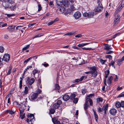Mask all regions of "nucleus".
<instances>
[{
	"mask_svg": "<svg viewBox=\"0 0 124 124\" xmlns=\"http://www.w3.org/2000/svg\"><path fill=\"white\" fill-rule=\"evenodd\" d=\"M108 104H107L103 106L102 108H101L99 107L97 108V109L98 112L99 113L103 112L104 110V114H106L108 111Z\"/></svg>",
	"mask_w": 124,
	"mask_h": 124,
	"instance_id": "1",
	"label": "nucleus"
},
{
	"mask_svg": "<svg viewBox=\"0 0 124 124\" xmlns=\"http://www.w3.org/2000/svg\"><path fill=\"white\" fill-rule=\"evenodd\" d=\"M28 118L26 121L29 124H33V122L35 120L34 115L33 114H29L27 115Z\"/></svg>",
	"mask_w": 124,
	"mask_h": 124,
	"instance_id": "2",
	"label": "nucleus"
},
{
	"mask_svg": "<svg viewBox=\"0 0 124 124\" xmlns=\"http://www.w3.org/2000/svg\"><path fill=\"white\" fill-rule=\"evenodd\" d=\"M94 14H96V13H95V12L93 11H90L88 12H85L83 14V15L85 17L91 18L93 16Z\"/></svg>",
	"mask_w": 124,
	"mask_h": 124,
	"instance_id": "3",
	"label": "nucleus"
},
{
	"mask_svg": "<svg viewBox=\"0 0 124 124\" xmlns=\"http://www.w3.org/2000/svg\"><path fill=\"white\" fill-rule=\"evenodd\" d=\"M120 17L119 15L118 14L115 17V18L113 22V25L115 26V24H118L120 21Z\"/></svg>",
	"mask_w": 124,
	"mask_h": 124,
	"instance_id": "4",
	"label": "nucleus"
},
{
	"mask_svg": "<svg viewBox=\"0 0 124 124\" xmlns=\"http://www.w3.org/2000/svg\"><path fill=\"white\" fill-rule=\"evenodd\" d=\"M102 5L101 4V5H98L97 8L95 9L93 11L95 12V13H96V14L97 12H99L101 11L102 9Z\"/></svg>",
	"mask_w": 124,
	"mask_h": 124,
	"instance_id": "5",
	"label": "nucleus"
},
{
	"mask_svg": "<svg viewBox=\"0 0 124 124\" xmlns=\"http://www.w3.org/2000/svg\"><path fill=\"white\" fill-rule=\"evenodd\" d=\"M34 81L35 79L34 78H31L30 79L29 77H28L27 78V80L26 81V83L30 85H31L34 83Z\"/></svg>",
	"mask_w": 124,
	"mask_h": 124,
	"instance_id": "6",
	"label": "nucleus"
},
{
	"mask_svg": "<svg viewBox=\"0 0 124 124\" xmlns=\"http://www.w3.org/2000/svg\"><path fill=\"white\" fill-rule=\"evenodd\" d=\"M10 59V55L8 54H5L3 58V60L5 62H8L9 60Z\"/></svg>",
	"mask_w": 124,
	"mask_h": 124,
	"instance_id": "7",
	"label": "nucleus"
},
{
	"mask_svg": "<svg viewBox=\"0 0 124 124\" xmlns=\"http://www.w3.org/2000/svg\"><path fill=\"white\" fill-rule=\"evenodd\" d=\"M81 16V13L79 11H77L74 14V17L75 19H78Z\"/></svg>",
	"mask_w": 124,
	"mask_h": 124,
	"instance_id": "8",
	"label": "nucleus"
},
{
	"mask_svg": "<svg viewBox=\"0 0 124 124\" xmlns=\"http://www.w3.org/2000/svg\"><path fill=\"white\" fill-rule=\"evenodd\" d=\"M38 96V94L36 93H33L31 94V98L32 101H34L37 99Z\"/></svg>",
	"mask_w": 124,
	"mask_h": 124,
	"instance_id": "9",
	"label": "nucleus"
},
{
	"mask_svg": "<svg viewBox=\"0 0 124 124\" xmlns=\"http://www.w3.org/2000/svg\"><path fill=\"white\" fill-rule=\"evenodd\" d=\"M109 112L112 115L115 116L117 110L115 108H112L110 110Z\"/></svg>",
	"mask_w": 124,
	"mask_h": 124,
	"instance_id": "10",
	"label": "nucleus"
},
{
	"mask_svg": "<svg viewBox=\"0 0 124 124\" xmlns=\"http://www.w3.org/2000/svg\"><path fill=\"white\" fill-rule=\"evenodd\" d=\"M70 98V96L67 94H64L62 97L63 100L65 101L68 100Z\"/></svg>",
	"mask_w": 124,
	"mask_h": 124,
	"instance_id": "11",
	"label": "nucleus"
},
{
	"mask_svg": "<svg viewBox=\"0 0 124 124\" xmlns=\"http://www.w3.org/2000/svg\"><path fill=\"white\" fill-rule=\"evenodd\" d=\"M88 99L87 100H88ZM88 100H85V103L84 104V108L85 110L86 111L88 107L89 106L88 102Z\"/></svg>",
	"mask_w": 124,
	"mask_h": 124,
	"instance_id": "12",
	"label": "nucleus"
},
{
	"mask_svg": "<svg viewBox=\"0 0 124 124\" xmlns=\"http://www.w3.org/2000/svg\"><path fill=\"white\" fill-rule=\"evenodd\" d=\"M56 2L57 5L61 6L63 4V0H56Z\"/></svg>",
	"mask_w": 124,
	"mask_h": 124,
	"instance_id": "13",
	"label": "nucleus"
},
{
	"mask_svg": "<svg viewBox=\"0 0 124 124\" xmlns=\"http://www.w3.org/2000/svg\"><path fill=\"white\" fill-rule=\"evenodd\" d=\"M20 115L21 119H23L25 117V114L24 113V111L19 110Z\"/></svg>",
	"mask_w": 124,
	"mask_h": 124,
	"instance_id": "14",
	"label": "nucleus"
},
{
	"mask_svg": "<svg viewBox=\"0 0 124 124\" xmlns=\"http://www.w3.org/2000/svg\"><path fill=\"white\" fill-rule=\"evenodd\" d=\"M52 121L54 124H61L60 122L55 117L52 118Z\"/></svg>",
	"mask_w": 124,
	"mask_h": 124,
	"instance_id": "15",
	"label": "nucleus"
},
{
	"mask_svg": "<svg viewBox=\"0 0 124 124\" xmlns=\"http://www.w3.org/2000/svg\"><path fill=\"white\" fill-rule=\"evenodd\" d=\"M98 74V72L97 70H91V74L93 77H96Z\"/></svg>",
	"mask_w": 124,
	"mask_h": 124,
	"instance_id": "16",
	"label": "nucleus"
},
{
	"mask_svg": "<svg viewBox=\"0 0 124 124\" xmlns=\"http://www.w3.org/2000/svg\"><path fill=\"white\" fill-rule=\"evenodd\" d=\"M34 65V63H32V64H31V65L28 66L27 67V68L25 70H27V69L33 70V69L34 70H36V69L34 68L35 66Z\"/></svg>",
	"mask_w": 124,
	"mask_h": 124,
	"instance_id": "17",
	"label": "nucleus"
},
{
	"mask_svg": "<svg viewBox=\"0 0 124 124\" xmlns=\"http://www.w3.org/2000/svg\"><path fill=\"white\" fill-rule=\"evenodd\" d=\"M60 89V87L58 83L54 85V90H56L59 93V90Z\"/></svg>",
	"mask_w": 124,
	"mask_h": 124,
	"instance_id": "18",
	"label": "nucleus"
},
{
	"mask_svg": "<svg viewBox=\"0 0 124 124\" xmlns=\"http://www.w3.org/2000/svg\"><path fill=\"white\" fill-rule=\"evenodd\" d=\"M111 45H108V44H105L104 49H106L107 50H111L112 48L110 47Z\"/></svg>",
	"mask_w": 124,
	"mask_h": 124,
	"instance_id": "19",
	"label": "nucleus"
},
{
	"mask_svg": "<svg viewBox=\"0 0 124 124\" xmlns=\"http://www.w3.org/2000/svg\"><path fill=\"white\" fill-rule=\"evenodd\" d=\"M113 79V77L112 76H111L110 77H109L108 78L107 81V83L108 85H110L111 84Z\"/></svg>",
	"mask_w": 124,
	"mask_h": 124,
	"instance_id": "20",
	"label": "nucleus"
},
{
	"mask_svg": "<svg viewBox=\"0 0 124 124\" xmlns=\"http://www.w3.org/2000/svg\"><path fill=\"white\" fill-rule=\"evenodd\" d=\"M29 91L28 87L26 86L24 87V93L23 94V95L24 96H25L28 93Z\"/></svg>",
	"mask_w": 124,
	"mask_h": 124,
	"instance_id": "21",
	"label": "nucleus"
},
{
	"mask_svg": "<svg viewBox=\"0 0 124 124\" xmlns=\"http://www.w3.org/2000/svg\"><path fill=\"white\" fill-rule=\"evenodd\" d=\"M58 9L61 13H62L65 12V8L63 7L60 6V8Z\"/></svg>",
	"mask_w": 124,
	"mask_h": 124,
	"instance_id": "22",
	"label": "nucleus"
},
{
	"mask_svg": "<svg viewBox=\"0 0 124 124\" xmlns=\"http://www.w3.org/2000/svg\"><path fill=\"white\" fill-rule=\"evenodd\" d=\"M86 78V76H82V77H81L80 79H76L75 81V82H78L79 81H82L83 80V79L84 78Z\"/></svg>",
	"mask_w": 124,
	"mask_h": 124,
	"instance_id": "23",
	"label": "nucleus"
},
{
	"mask_svg": "<svg viewBox=\"0 0 124 124\" xmlns=\"http://www.w3.org/2000/svg\"><path fill=\"white\" fill-rule=\"evenodd\" d=\"M88 99V101H89L90 105L91 106H92L93 104V102L92 99L89 98H86L85 100H87V99Z\"/></svg>",
	"mask_w": 124,
	"mask_h": 124,
	"instance_id": "24",
	"label": "nucleus"
},
{
	"mask_svg": "<svg viewBox=\"0 0 124 124\" xmlns=\"http://www.w3.org/2000/svg\"><path fill=\"white\" fill-rule=\"evenodd\" d=\"M117 108H119L120 107H121V105L120 103L118 101L116 102L115 104Z\"/></svg>",
	"mask_w": 124,
	"mask_h": 124,
	"instance_id": "25",
	"label": "nucleus"
},
{
	"mask_svg": "<svg viewBox=\"0 0 124 124\" xmlns=\"http://www.w3.org/2000/svg\"><path fill=\"white\" fill-rule=\"evenodd\" d=\"M6 112L7 113H8L11 115L15 113V111H13L12 110H7Z\"/></svg>",
	"mask_w": 124,
	"mask_h": 124,
	"instance_id": "26",
	"label": "nucleus"
},
{
	"mask_svg": "<svg viewBox=\"0 0 124 124\" xmlns=\"http://www.w3.org/2000/svg\"><path fill=\"white\" fill-rule=\"evenodd\" d=\"M89 43H82L81 44H79L78 45V46L79 47H83L85 46L86 45L88 44Z\"/></svg>",
	"mask_w": 124,
	"mask_h": 124,
	"instance_id": "27",
	"label": "nucleus"
},
{
	"mask_svg": "<svg viewBox=\"0 0 124 124\" xmlns=\"http://www.w3.org/2000/svg\"><path fill=\"white\" fill-rule=\"evenodd\" d=\"M55 110L54 108H51L49 110L50 113L51 114H53L55 112Z\"/></svg>",
	"mask_w": 124,
	"mask_h": 124,
	"instance_id": "28",
	"label": "nucleus"
},
{
	"mask_svg": "<svg viewBox=\"0 0 124 124\" xmlns=\"http://www.w3.org/2000/svg\"><path fill=\"white\" fill-rule=\"evenodd\" d=\"M109 70H106V71H105V73L106 75L105 76V78H108V75H109Z\"/></svg>",
	"mask_w": 124,
	"mask_h": 124,
	"instance_id": "29",
	"label": "nucleus"
},
{
	"mask_svg": "<svg viewBox=\"0 0 124 124\" xmlns=\"http://www.w3.org/2000/svg\"><path fill=\"white\" fill-rule=\"evenodd\" d=\"M76 95L74 93L71 94L70 96V100H73L76 97Z\"/></svg>",
	"mask_w": 124,
	"mask_h": 124,
	"instance_id": "30",
	"label": "nucleus"
},
{
	"mask_svg": "<svg viewBox=\"0 0 124 124\" xmlns=\"http://www.w3.org/2000/svg\"><path fill=\"white\" fill-rule=\"evenodd\" d=\"M124 60L122 59H118L117 62V64L119 66L121 64L122 62Z\"/></svg>",
	"mask_w": 124,
	"mask_h": 124,
	"instance_id": "31",
	"label": "nucleus"
},
{
	"mask_svg": "<svg viewBox=\"0 0 124 124\" xmlns=\"http://www.w3.org/2000/svg\"><path fill=\"white\" fill-rule=\"evenodd\" d=\"M59 106L56 103H54L53 104V108H54L55 109H57L59 107Z\"/></svg>",
	"mask_w": 124,
	"mask_h": 124,
	"instance_id": "32",
	"label": "nucleus"
},
{
	"mask_svg": "<svg viewBox=\"0 0 124 124\" xmlns=\"http://www.w3.org/2000/svg\"><path fill=\"white\" fill-rule=\"evenodd\" d=\"M30 46V45L29 44L27 45L26 46L23 48L22 50L23 51H24L26 50L27 49L29 48Z\"/></svg>",
	"mask_w": 124,
	"mask_h": 124,
	"instance_id": "33",
	"label": "nucleus"
},
{
	"mask_svg": "<svg viewBox=\"0 0 124 124\" xmlns=\"http://www.w3.org/2000/svg\"><path fill=\"white\" fill-rule=\"evenodd\" d=\"M82 48L83 49L87 50H90L91 49L93 50H94L95 49V48L92 49L91 48H86L85 47H84L83 48Z\"/></svg>",
	"mask_w": 124,
	"mask_h": 124,
	"instance_id": "34",
	"label": "nucleus"
},
{
	"mask_svg": "<svg viewBox=\"0 0 124 124\" xmlns=\"http://www.w3.org/2000/svg\"><path fill=\"white\" fill-rule=\"evenodd\" d=\"M7 3L10 4H13L15 0H6Z\"/></svg>",
	"mask_w": 124,
	"mask_h": 124,
	"instance_id": "35",
	"label": "nucleus"
},
{
	"mask_svg": "<svg viewBox=\"0 0 124 124\" xmlns=\"http://www.w3.org/2000/svg\"><path fill=\"white\" fill-rule=\"evenodd\" d=\"M13 26H9V27L7 28L8 30L9 31H11L12 29L13 30H14L15 29V27H12Z\"/></svg>",
	"mask_w": 124,
	"mask_h": 124,
	"instance_id": "36",
	"label": "nucleus"
},
{
	"mask_svg": "<svg viewBox=\"0 0 124 124\" xmlns=\"http://www.w3.org/2000/svg\"><path fill=\"white\" fill-rule=\"evenodd\" d=\"M94 94L93 93H91L88 95L86 97V98L90 97H94Z\"/></svg>",
	"mask_w": 124,
	"mask_h": 124,
	"instance_id": "37",
	"label": "nucleus"
},
{
	"mask_svg": "<svg viewBox=\"0 0 124 124\" xmlns=\"http://www.w3.org/2000/svg\"><path fill=\"white\" fill-rule=\"evenodd\" d=\"M88 69L90 70H96V68L95 66H93L92 67H88Z\"/></svg>",
	"mask_w": 124,
	"mask_h": 124,
	"instance_id": "38",
	"label": "nucleus"
},
{
	"mask_svg": "<svg viewBox=\"0 0 124 124\" xmlns=\"http://www.w3.org/2000/svg\"><path fill=\"white\" fill-rule=\"evenodd\" d=\"M74 34V33L72 32H69L67 33L64 34V36L68 35V36H71L73 35Z\"/></svg>",
	"mask_w": 124,
	"mask_h": 124,
	"instance_id": "39",
	"label": "nucleus"
},
{
	"mask_svg": "<svg viewBox=\"0 0 124 124\" xmlns=\"http://www.w3.org/2000/svg\"><path fill=\"white\" fill-rule=\"evenodd\" d=\"M73 100V103L75 104L77 103L78 101V99L77 98H74Z\"/></svg>",
	"mask_w": 124,
	"mask_h": 124,
	"instance_id": "40",
	"label": "nucleus"
},
{
	"mask_svg": "<svg viewBox=\"0 0 124 124\" xmlns=\"http://www.w3.org/2000/svg\"><path fill=\"white\" fill-rule=\"evenodd\" d=\"M86 90L85 88L82 89L81 90L82 93L83 95L84 94L86 93Z\"/></svg>",
	"mask_w": 124,
	"mask_h": 124,
	"instance_id": "41",
	"label": "nucleus"
},
{
	"mask_svg": "<svg viewBox=\"0 0 124 124\" xmlns=\"http://www.w3.org/2000/svg\"><path fill=\"white\" fill-rule=\"evenodd\" d=\"M32 58V57H30L29 58H28L27 59L25 60L24 61V63H26V64L30 60H31V59Z\"/></svg>",
	"mask_w": 124,
	"mask_h": 124,
	"instance_id": "42",
	"label": "nucleus"
},
{
	"mask_svg": "<svg viewBox=\"0 0 124 124\" xmlns=\"http://www.w3.org/2000/svg\"><path fill=\"white\" fill-rule=\"evenodd\" d=\"M43 34H42V35L41 34H38L37 35L34 37H33V39H34V38H36L37 37H40L41 36H43Z\"/></svg>",
	"mask_w": 124,
	"mask_h": 124,
	"instance_id": "43",
	"label": "nucleus"
},
{
	"mask_svg": "<svg viewBox=\"0 0 124 124\" xmlns=\"http://www.w3.org/2000/svg\"><path fill=\"white\" fill-rule=\"evenodd\" d=\"M97 99V101H98V102H102L103 101V99L101 97L98 98Z\"/></svg>",
	"mask_w": 124,
	"mask_h": 124,
	"instance_id": "44",
	"label": "nucleus"
},
{
	"mask_svg": "<svg viewBox=\"0 0 124 124\" xmlns=\"http://www.w3.org/2000/svg\"><path fill=\"white\" fill-rule=\"evenodd\" d=\"M56 103L60 106V105L62 103V102L61 100H59L57 101Z\"/></svg>",
	"mask_w": 124,
	"mask_h": 124,
	"instance_id": "45",
	"label": "nucleus"
},
{
	"mask_svg": "<svg viewBox=\"0 0 124 124\" xmlns=\"http://www.w3.org/2000/svg\"><path fill=\"white\" fill-rule=\"evenodd\" d=\"M64 3H63V5L64 6H66L67 5V6L68 5V4L69 3V2L67 0H64Z\"/></svg>",
	"mask_w": 124,
	"mask_h": 124,
	"instance_id": "46",
	"label": "nucleus"
},
{
	"mask_svg": "<svg viewBox=\"0 0 124 124\" xmlns=\"http://www.w3.org/2000/svg\"><path fill=\"white\" fill-rule=\"evenodd\" d=\"M42 65H43L44 66L46 67L48 66L49 65L46 62H44L42 64Z\"/></svg>",
	"mask_w": 124,
	"mask_h": 124,
	"instance_id": "47",
	"label": "nucleus"
},
{
	"mask_svg": "<svg viewBox=\"0 0 124 124\" xmlns=\"http://www.w3.org/2000/svg\"><path fill=\"white\" fill-rule=\"evenodd\" d=\"M36 93H37L38 94H38L39 93H40L42 92L41 91L39 88L38 89H37V90L36 91Z\"/></svg>",
	"mask_w": 124,
	"mask_h": 124,
	"instance_id": "48",
	"label": "nucleus"
},
{
	"mask_svg": "<svg viewBox=\"0 0 124 124\" xmlns=\"http://www.w3.org/2000/svg\"><path fill=\"white\" fill-rule=\"evenodd\" d=\"M4 48L2 46H0V52L2 53L4 51Z\"/></svg>",
	"mask_w": 124,
	"mask_h": 124,
	"instance_id": "49",
	"label": "nucleus"
},
{
	"mask_svg": "<svg viewBox=\"0 0 124 124\" xmlns=\"http://www.w3.org/2000/svg\"><path fill=\"white\" fill-rule=\"evenodd\" d=\"M120 103L121 107L124 108V101H122Z\"/></svg>",
	"mask_w": 124,
	"mask_h": 124,
	"instance_id": "50",
	"label": "nucleus"
},
{
	"mask_svg": "<svg viewBox=\"0 0 124 124\" xmlns=\"http://www.w3.org/2000/svg\"><path fill=\"white\" fill-rule=\"evenodd\" d=\"M94 114L95 119L96 121H97L98 118V116L96 113H95Z\"/></svg>",
	"mask_w": 124,
	"mask_h": 124,
	"instance_id": "51",
	"label": "nucleus"
},
{
	"mask_svg": "<svg viewBox=\"0 0 124 124\" xmlns=\"http://www.w3.org/2000/svg\"><path fill=\"white\" fill-rule=\"evenodd\" d=\"M120 34L119 33H117L112 36L113 39H115L117 36Z\"/></svg>",
	"mask_w": 124,
	"mask_h": 124,
	"instance_id": "52",
	"label": "nucleus"
},
{
	"mask_svg": "<svg viewBox=\"0 0 124 124\" xmlns=\"http://www.w3.org/2000/svg\"><path fill=\"white\" fill-rule=\"evenodd\" d=\"M22 81H21V80L20 81V83H19V88L20 89H21L22 87Z\"/></svg>",
	"mask_w": 124,
	"mask_h": 124,
	"instance_id": "53",
	"label": "nucleus"
},
{
	"mask_svg": "<svg viewBox=\"0 0 124 124\" xmlns=\"http://www.w3.org/2000/svg\"><path fill=\"white\" fill-rule=\"evenodd\" d=\"M100 61L102 64H104L105 62L106 61V60H103L101 59L100 60Z\"/></svg>",
	"mask_w": 124,
	"mask_h": 124,
	"instance_id": "54",
	"label": "nucleus"
},
{
	"mask_svg": "<svg viewBox=\"0 0 124 124\" xmlns=\"http://www.w3.org/2000/svg\"><path fill=\"white\" fill-rule=\"evenodd\" d=\"M38 11H40L41 10L42 8L41 5L40 4H39L38 5Z\"/></svg>",
	"mask_w": 124,
	"mask_h": 124,
	"instance_id": "55",
	"label": "nucleus"
},
{
	"mask_svg": "<svg viewBox=\"0 0 124 124\" xmlns=\"http://www.w3.org/2000/svg\"><path fill=\"white\" fill-rule=\"evenodd\" d=\"M124 97V94L121 93L119 94L117 98H119L121 97Z\"/></svg>",
	"mask_w": 124,
	"mask_h": 124,
	"instance_id": "56",
	"label": "nucleus"
},
{
	"mask_svg": "<svg viewBox=\"0 0 124 124\" xmlns=\"http://www.w3.org/2000/svg\"><path fill=\"white\" fill-rule=\"evenodd\" d=\"M70 8L71 10H74L75 9V8L72 5H70Z\"/></svg>",
	"mask_w": 124,
	"mask_h": 124,
	"instance_id": "57",
	"label": "nucleus"
},
{
	"mask_svg": "<svg viewBox=\"0 0 124 124\" xmlns=\"http://www.w3.org/2000/svg\"><path fill=\"white\" fill-rule=\"evenodd\" d=\"M106 58H108L112 59V56L110 55H108L106 56Z\"/></svg>",
	"mask_w": 124,
	"mask_h": 124,
	"instance_id": "58",
	"label": "nucleus"
},
{
	"mask_svg": "<svg viewBox=\"0 0 124 124\" xmlns=\"http://www.w3.org/2000/svg\"><path fill=\"white\" fill-rule=\"evenodd\" d=\"M6 15H7V16L8 17H10L12 16H13L14 15V14H5Z\"/></svg>",
	"mask_w": 124,
	"mask_h": 124,
	"instance_id": "59",
	"label": "nucleus"
},
{
	"mask_svg": "<svg viewBox=\"0 0 124 124\" xmlns=\"http://www.w3.org/2000/svg\"><path fill=\"white\" fill-rule=\"evenodd\" d=\"M113 52L112 51H107L106 52V53L107 54H110L112 53H113Z\"/></svg>",
	"mask_w": 124,
	"mask_h": 124,
	"instance_id": "60",
	"label": "nucleus"
},
{
	"mask_svg": "<svg viewBox=\"0 0 124 124\" xmlns=\"http://www.w3.org/2000/svg\"><path fill=\"white\" fill-rule=\"evenodd\" d=\"M19 110H21L23 111H24L25 110V109L24 108V107L22 106L19 108Z\"/></svg>",
	"mask_w": 124,
	"mask_h": 124,
	"instance_id": "61",
	"label": "nucleus"
},
{
	"mask_svg": "<svg viewBox=\"0 0 124 124\" xmlns=\"http://www.w3.org/2000/svg\"><path fill=\"white\" fill-rule=\"evenodd\" d=\"M54 23V22L53 21H52L48 23L47 24L48 26H50L53 24Z\"/></svg>",
	"mask_w": 124,
	"mask_h": 124,
	"instance_id": "62",
	"label": "nucleus"
},
{
	"mask_svg": "<svg viewBox=\"0 0 124 124\" xmlns=\"http://www.w3.org/2000/svg\"><path fill=\"white\" fill-rule=\"evenodd\" d=\"M33 74L34 75L36 73H38V70H33Z\"/></svg>",
	"mask_w": 124,
	"mask_h": 124,
	"instance_id": "63",
	"label": "nucleus"
},
{
	"mask_svg": "<svg viewBox=\"0 0 124 124\" xmlns=\"http://www.w3.org/2000/svg\"><path fill=\"white\" fill-rule=\"evenodd\" d=\"M41 83V80L40 79L38 80V84L37 85V86H38L39 87V86L40 85V84Z\"/></svg>",
	"mask_w": 124,
	"mask_h": 124,
	"instance_id": "64",
	"label": "nucleus"
}]
</instances>
